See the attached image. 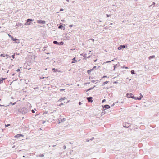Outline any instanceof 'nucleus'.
<instances>
[{"label":"nucleus","mask_w":159,"mask_h":159,"mask_svg":"<svg viewBox=\"0 0 159 159\" xmlns=\"http://www.w3.org/2000/svg\"><path fill=\"white\" fill-rule=\"evenodd\" d=\"M126 96L127 98H132L133 99L135 98V97L132 93H127L126 94Z\"/></svg>","instance_id":"f257e3e1"},{"label":"nucleus","mask_w":159,"mask_h":159,"mask_svg":"<svg viewBox=\"0 0 159 159\" xmlns=\"http://www.w3.org/2000/svg\"><path fill=\"white\" fill-rule=\"evenodd\" d=\"M34 20V19H28L26 20V22H25L24 25H28L30 24V23L32 21Z\"/></svg>","instance_id":"f03ea898"},{"label":"nucleus","mask_w":159,"mask_h":159,"mask_svg":"<svg viewBox=\"0 0 159 159\" xmlns=\"http://www.w3.org/2000/svg\"><path fill=\"white\" fill-rule=\"evenodd\" d=\"M19 112L21 113L22 114H25L27 112V109L25 108H23L21 109H19Z\"/></svg>","instance_id":"7ed1b4c3"},{"label":"nucleus","mask_w":159,"mask_h":159,"mask_svg":"<svg viewBox=\"0 0 159 159\" xmlns=\"http://www.w3.org/2000/svg\"><path fill=\"white\" fill-rule=\"evenodd\" d=\"M103 110H105L107 109L110 108V106L108 105H105L104 106H102Z\"/></svg>","instance_id":"20e7f679"},{"label":"nucleus","mask_w":159,"mask_h":159,"mask_svg":"<svg viewBox=\"0 0 159 159\" xmlns=\"http://www.w3.org/2000/svg\"><path fill=\"white\" fill-rule=\"evenodd\" d=\"M88 100V101L89 102L92 103L93 102L92 100L93 97H87L86 98Z\"/></svg>","instance_id":"39448f33"},{"label":"nucleus","mask_w":159,"mask_h":159,"mask_svg":"<svg viewBox=\"0 0 159 159\" xmlns=\"http://www.w3.org/2000/svg\"><path fill=\"white\" fill-rule=\"evenodd\" d=\"M127 47V46L125 45H120L118 48V49L119 50H121L123 48H125Z\"/></svg>","instance_id":"423d86ee"},{"label":"nucleus","mask_w":159,"mask_h":159,"mask_svg":"<svg viewBox=\"0 0 159 159\" xmlns=\"http://www.w3.org/2000/svg\"><path fill=\"white\" fill-rule=\"evenodd\" d=\"M130 123H125V124H123V125L124 127L128 128L130 126Z\"/></svg>","instance_id":"0eeeda50"},{"label":"nucleus","mask_w":159,"mask_h":159,"mask_svg":"<svg viewBox=\"0 0 159 159\" xmlns=\"http://www.w3.org/2000/svg\"><path fill=\"white\" fill-rule=\"evenodd\" d=\"M37 23L39 24H41L43 25L45 23V21L44 20H38L37 21Z\"/></svg>","instance_id":"6e6552de"},{"label":"nucleus","mask_w":159,"mask_h":159,"mask_svg":"<svg viewBox=\"0 0 159 159\" xmlns=\"http://www.w3.org/2000/svg\"><path fill=\"white\" fill-rule=\"evenodd\" d=\"M23 135L22 134H19L16 135L15 136V137L16 138H18L20 137H23Z\"/></svg>","instance_id":"1a4fd4ad"},{"label":"nucleus","mask_w":159,"mask_h":159,"mask_svg":"<svg viewBox=\"0 0 159 159\" xmlns=\"http://www.w3.org/2000/svg\"><path fill=\"white\" fill-rule=\"evenodd\" d=\"M52 70L53 71V72H60L61 71L57 69H56L55 68H53L52 69Z\"/></svg>","instance_id":"9d476101"},{"label":"nucleus","mask_w":159,"mask_h":159,"mask_svg":"<svg viewBox=\"0 0 159 159\" xmlns=\"http://www.w3.org/2000/svg\"><path fill=\"white\" fill-rule=\"evenodd\" d=\"M13 41L15 42L16 43H20L19 40L16 38H14Z\"/></svg>","instance_id":"9b49d317"},{"label":"nucleus","mask_w":159,"mask_h":159,"mask_svg":"<svg viewBox=\"0 0 159 159\" xmlns=\"http://www.w3.org/2000/svg\"><path fill=\"white\" fill-rule=\"evenodd\" d=\"M66 120V119L65 118H63L62 119H61L60 120H59L58 121V123H60L62 122L65 121Z\"/></svg>","instance_id":"f8f14e48"},{"label":"nucleus","mask_w":159,"mask_h":159,"mask_svg":"<svg viewBox=\"0 0 159 159\" xmlns=\"http://www.w3.org/2000/svg\"><path fill=\"white\" fill-rule=\"evenodd\" d=\"M6 79V78H0V84L2 83L3 80H4L5 79Z\"/></svg>","instance_id":"ddd939ff"},{"label":"nucleus","mask_w":159,"mask_h":159,"mask_svg":"<svg viewBox=\"0 0 159 159\" xmlns=\"http://www.w3.org/2000/svg\"><path fill=\"white\" fill-rule=\"evenodd\" d=\"M77 61V60H75V57L73 59H72V61L71 62L72 63H75Z\"/></svg>","instance_id":"4468645a"},{"label":"nucleus","mask_w":159,"mask_h":159,"mask_svg":"<svg viewBox=\"0 0 159 159\" xmlns=\"http://www.w3.org/2000/svg\"><path fill=\"white\" fill-rule=\"evenodd\" d=\"M63 24L62 23H61L60 25L58 27V28L59 29H62L63 28Z\"/></svg>","instance_id":"2eb2a0df"},{"label":"nucleus","mask_w":159,"mask_h":159,"mask_svg":"<svg viewBox=\"0 0 159 159\" xmlns=\"http://www.w3.org/2000/svg\"><path fill=\"white\" fill-rule=\"evenodd\" d=\"M96 87V86H94L93 87H92L91 88H89V89H88L87 90H86V92H87L88 91H90L91 90L93 89V88H94Z\"/></svg>","instance_id":"dca6fc26"},{"label":"nucleus","mask_w":159,"mask_h":159,"mask_svg":"<svg viewBox=\"0 0 159 159\" xmlns=\"http://www.w3.org/2000/svg\"><path fill=\"white\" fill-rule=\"evenodd\" d=\"M134 99L135 100H141V97H135V98H134Z\"/></svg>","instance_id":"f3484780"},{"label":"nucleus","mask_w":159,"mask_h":159,"mask_svg":"<svg viewBox=\"0 0 159 159\" xmlns=\"http://www.w3.org/2000/svg\"><path fill=\"white\" fill-rule=\"evenodd\" d=\"M66 97H64L63 98H61L58 101L61 102L63 100H64L66 99Z\"/></svg>","instance_id":"a211bd4d"},{"label":"nucleus","mask_w":159,"mask_h":159,"mask_svg":"<svg viewBox=\"0 0 159 159\" xmlns=\"http://www.w3.org/2000/svg\"><path fill=\"white\" fill-rule=\"evenodd\" d=\"M155 57V55L150 56L148 58L149 60L151 59L152 58H154Z\"/></svg>","instance_id":"6ab92c4d"},{"label":"nucleus","mask_w":159,"mask_h":159,"mask_svg":"<svg viewBox=\"0 0 159 159\" xmlns=\"http://www.w3.org/2000/svg\"><path fill=\"white\" fill-rule=\"evenodd\" d=\"M53 43L54 44H56V45H58V44H59V42H58L57 41H55V40L54 41H53Z\"/></svg>","instance_id":"aec40b11"},{"label":"nucleus","mask_w":159,"mask_h":159,"mask_svg":"<svg viewBox=\"0 0 159 159\" xmlns=\"http://www.w3.org/2000/svg\"><path fill=\"white\" fill-rule=\"evenodd\" d=\"M64 44V42L63 41H61L60 42H59L58 45H63Z\"/></svg>","instance_id":"412c9836"},{"label":"nucleus","mask_w":159,"mask_h":159,"mask_svg":"<svg viewBox=\"0 0 159 159\" xmlns=\"http://www.w3.org/2000/svg\"><path fill=\"white\" fill-rule=\"evenodd\" d=\"M38 156H39V157H43L44 156V155L43 154H39Z\"/></svg>","instance_id":"4be33fe9"},{"label":"nucleus","mask_w":159,"mask_h":159,"mask_svg":"<svg viewBox=\"0 0 159 159\" xmlns=\"http://www.w3.org/2000/svg\"><path fill=\"white\" fill-rule=\"evenodd\" d=\"M131 73L132 74H135V71L134 70H131Z\"/></svg>","instance_id":"5701e85b"},{"label":"nucleus","mask_w":159,"mask_h":159,"mask_svg":"<svg viewBox=\"0 0 159 159\" xmlns=\"http://www.w3.org/2000/svg\"><path fill=\"white\" fill-rule=\"evenodd\" d=\"M16 102H14L13 103H12L11 102H10V103L9 104V105H14L16 104Z\"/></svg>","instance_id":"b1692460"},{"label":"nucleus","mask_w":159,"mask_h":159,"mask_svg":"<svg viewBox=\"0 0 159 159\" xmlns=\"http://www.w3.org/2000/svg\"><path fill=\"white\" fill-rule=\"evenodd\" d=\"M87 73L89 74L91 72V70H87Z\"/></svg>","instance_id":"393cba45"},{"label":"nucleus","mask_w":159,"mask_h":159,"mask_svg":"<svg viewBox=\"0 0 159 159\" xmlns=\"http://www.w3.org/2000/svg\"><path fill=\"white\" fill-rule=\"evenodd\" d=\"M10 125V124H5V127H7L8 126H9Z\"/></svg>","instance_id":"a878e982"},{"label":"nucleus","mask_w":159,"mask_h":159,"mask_svg":"<svg viewBox=\"0 0 159 159\" xmlns=\"http://www.w3.org/2000/svg\"><path fill=\"white\" fill-rule=\"evenodd\" d=\"M117 65H114L113 66L114 69L113 70H115V68L116 67Z\"/></svg>","instance_id":"bb28decb"},{"label":"nucleus","mask_w":159,"mask_h":159,"mask_svg":"<svg viewBox=\"0 0 159 159\" xmlns=\"http://www.w3.org/2000/svg\"><path fill=\"white\" fill-rule=\"evenodd\" d=\"M96 81H98V80H92L91 81V82L93 83H94Z\"/></svg>","instance_id":"cd10ccee"},{"label":"nucleus","mask_w":159,"mask_h":159,"mask_svg":"<svg viewBox=\"0 0 159 159\" xmlns=\"http://www.w3.org/2000/svg\"><path fill=\"white\" fill-rule=\"evenodd\" d=\"M109 78V77H107V76L106 75H104V76H103L102 77V78Z\"/></svg>","instance_id":"c85d7f7f"},{"label":"nucleus","mask_w":159,"mask_h":159,"mask_svg":"<svg viewBox=\"0 0 159 159\" xmlns=\"http://www.w3.org/2000/svg\"><path fill=\"white\" fill-rule=\"evenodd\" d=\"M12 57L13 59H14L15 57V54L14 53L12 56Z\"/></svg>","instance_id":"c756f323"},{"label":"nucleus","mask_w":159,"mask_h":159,"mask_svg":"<svg viewBox=\"0 0 159 159\" xmlns=\"http://www.w3.org/2000/svg\"><path fill=\"white\" fill-rule=\"evenodd\" d=\"M105 113H106V112L105 111L102 112V113H101V115H103L104 114H105Z\"/></svg>","instance_id":"7c9ffc66"},{"label":"nucleus","mask_w":159,"mask_h":159,"mask_svg":"<svg viewBox=\"0 0 159 159\" xmlns=\"http://www.w3.org/2000/svg\"><path fill=\"white\" fill-rule=\"evenodd\" d=\"M109 81H106L105 82L103 83V84H107L109 83Z\"/></svg>","instance_id":"2f4dec72"},{"label":"nucleus","mask_w":159,"mask_h":159,"mask_svg":"<svg viewBox=\"0 0 159 159\" xmlns=\"http://www.w3.org/2000/svg\"><path fill=\"white\" fill-rule=\"evenodd\" d=\"M123 68H125L126 69H128V67L125 66H123Z\"/></svg>","instance_id":"473e14b6"},{"label":"nucleus","mask_w":159,"mask_h":159,"mask_svg":"<svg viewBox=\"0 0 159 159\" xmlns=\"http://www.w3.org/2000/svg\"><path fill=\"white\" fill-rule=\"evenodd\" d=\"M0 56L1 57H5V55L4 54H1Z\"/></svg>","instance_id":"72a5a7b5"},{"label":"nucleus","mask_w":159,"mask_h":159,"mask_svg":"<svg viewBox=\"0 0 159 159\" xmlns=\"http://www.w3.org/2000/svg\"><path fill=\"white\" fill-rule=\"evenodd\" d=\"M111 87H104L103 88V89H109L110 88H111Z\"/></svg>","instance_id":"f704fd0d"},{"label":"nucleus","mask_w":159,"mask_h":159,"mask_svg":"<svg viewBox=\"0 0 159 159\" xmlns=\"http://www.w3.org/2000/svg\"><path fill=\"white\" fill-rule=\"evenodd\" d=\"M94 139V137H92L91 138V139H90V140H91V141H92V140H93Z\"/></svg>","instance_id":"c9c22d12"},{"label":"nucleus","mask_w":159,"mask_h":159,"mask_svg":"<svg viewBox=\"0 0 159 159\" xmlns=\"http://www.w3.org/2000/svg\"><path fill=\"white\" fill-rule=\"evenodd\" d=\"M106 16H107V17H110L111 16V15H108V14H106Z\"/></svg>","instance_id":"e433bc0d"},{"label":"nucleus","mask_w":159,"mask_h":159,"mask_svg":"<svg viewBox=\"0 0 159 159\" xmlns=\"http://www.w3.org/2000/svg\"><path fill=\"white\" fill-rule=\"evenodd\" d=\"M31 112L33 113H34L35 112V111H34V110L33 109L32 110H31Z\"/></svg>","instance_id":"4c0bfd02"},{"label":"nucleus","mask_w":159,"mask_h":159,"mask_svg":"<svg viewBox=\"0 0 159 159\" xmlns=\"http://www.w3.org/2000/svg\"><path fill=\"white\" fill-rule=\"evenodd\" d=\"M48 113V111H45L43 113V114H47Z\"/></svg>","instance_id":"58836bf2"},{"label":"nucleus","mask_w":159,"mask_h":159,"mask_svg":"<svg viewBox=\"0 0 159 159\" xmlns=\"http://www.w3.org/2000/svg\"><path fill=\"white\" fill-rule=\"evenodd\" d=\"M63 148L64 149H65L66 148V147L65 145H64L63 146Z\"/></svg>","instance_id":"ea45409f"},{"label":"nucleus","mask_w":159,"mask_h":159,"mask_svg":"<svg viewBox=\"0 0 159 159\" xmlns=\"http://www.w3.org/2000/svg\"><path fill=\"white\" fill-rule=\"evenodd\" d=\"M44 78H46V77H40V79H44Z\"/></svg>","instance_id":"a19ab883"},{"label":"nucleus","mask_w":159,"mask_h":159,"mask_svg":"<svg viewBox=\"0 0 159 159\" xmlns=\"http://www.w3.org/2000/svg\"><path fill=\"white\" fill-rule=\"evenodd\" d=\"M96 67H97L96 66H93V69H94L96 68Z\"/></svg>","instance_id":"79ce46f5"},{"label":"nucleus","mask_w":159,"mask_h":159,"mask_svg":"<svg viewBox=\"0 0 159 159\" xmlns=\"http://www.w3.org/2000/svg\"><path fill=\"white\" fill-rule=\"evenodd\" d=\"M63 105V103H61L60 105H59V106L61 107L62 105Z\"/></svg>","instance_id":"37998d69"},{"label":"nucleus","mask_w":159,"mask_h":159,"mask_svg":"<svg viewBox=\"0 0 159 159\" xmlns=\"http://www.w3.org/2000/svg\"><path fill=\"white\" fill-rule=\"evenodd\" d=\"M105 101H106V100L105 99H104L102 101V102L103 103V102H104Z\"/></svg>","instance_id":"c03bdc74"},{"label":"nucleus","mask_w":159,"mask_h":159,"mask_svg":"<svg viewBox=\"0 0 159 159\" xmlns=\"http://www.w3.org/2000/svg\"><path fill=\"white\" fill-rule=\"evenodd\" d=\"M20 71V70L19 69H18L17 70H16V71L17 72H19Z\"/></svg>","instance_id":"a18cd8bd"},{"label":"nucleus","mask_w":159,"mask_h":159,"mask_svg":"<svg viewBox=\"0 0 159 159\" xmlns=\"http://www.w3.org/2000/svg\"><path fill=\"white\" fill-rule=\"evenodd\" d=\"M118 83L117 82V81H115L114 82V83L116 84H117Z\"/></svg>","instance_id":"49530a36"},{"label":"nucleus","mask_w":159,"mask_h":159,"mask_svg":"<svg viewBox=\"0 0 159 159\" xmlns=\"http://www.w3.org/2000/svg\"><path fill=\"white\" fill-rule=\"evenodd\" d=\"M63 10H64L62 8H61L60 9V11H63Z\"/></svg>","instance_id":"de8ad7c7"},{"label":"nucleus","mask_w":159,"mask_h":159,"mask_svg":"<svg viewBox=\"0 0 159 159\" xmlns=\"http://www.w3.org/2000/svg\"><path fill=\"white\" fill-rule=\"evenodd\" d=\"M111 62V61H107L106 62V63H110V62Z\"/></svg>","instance_id":"09e8293b"},{"label":"nucleus","mask_w":159,"mask_h":159,"mask_svg":"<svg viewBox=\"0 0 159 159\" xmlns=\"http://www.w3.org/2000/svg\"><path fill=\"white\" fill-rule=\"evenodd\" d=\"M87 84H90V82H89H89H88L87 83H85L84 84V85H86Z\"/></svg>","instance_id":"8fccbe9b"},{"label":"nucleus","mask_w":159,"mask_h":159,"mask_svg":"<svg viewBox=\"0 0 159 159\" xmlns=\"http://www.w3.org/2000/svg\"><path fill=\"white\" fill-rule=\"evenodd\" d=\"M155 2H153V4H152V5H151L150 6V7H151L152 6V5H155Z\"/></svg>","instance_id":"3c124183"},{"label":"nucleus","mask_w":159,"mask_h":159,"mask_svg":"<svg viewBox=\"0 0 159 159\" xmlns=\"http://www.w3.org/2000/svg\"><path fill=\"white\" fill-rule=\"evenodd\" d=\"M11 38V39L12 40H13V39H14V38L13 36H12Z\"/></svg>","instance_id":"603ef678"},{"label":"nucleus","mask_w":159,"mask_h":159,"mask_svg":"<svg viewBox=\"0 0 159 159\" xmlns=\"http://www.w3.org/2000/svg\"><path fill=\"white\" fill-rule=\"evenodd\" d=\"M140 97H141V98L143 97V95H142L141 93H140Z\"/></svg>","instance_id":"864d4df0"},{"label":"nucleus","mask_w":159,"mask_h":159,"mask_svg":"<svg viewBox=\"0 0 159 159\" xmlns=\"http://www.w3.org/2000/svg\"><path fill=\"white\" fill-rule=\"evenodd\" d=\"M39 88V87H35L34 88V89H38Z\"/></svg>","instance_id":"5fc2aeb1"},{"label":"nucleus","mask_w":159,"mask_h":159,"mask_svg":"<svg viewBox=\"0 0 159 159\" xmlns=\"http://www.w3.org/2000/svg\"><path fill=\"white\" fill-rule=\"evenodd\" d=\"M73 25H70L69 26V27H73Z\"/></svg>","instance_id":"6e6d98bb"},{"label":"nucleus","mask_w":159,"mask_h":159,"mask_svg":"<svg viewBox=\"0 0 159 159\" xmlns=\"http://www.w3.org/2000/svg\"><path fill=\"white\" fill-rule=\"evenodd\" d=\"M90 140H89L88 139H86V142H89V141Z\"/></svg>","instance_id":"4d7b16f0"},{"label":"nucleus","mask_w":159,"mask_h":159,"mask_svg":"<svg viewBox=\"0 0 159 159\" xmlns=\"http://www.w3.org/2000/svg\"><path fill=\"white\" fill-rule=\"evenodd\" d=\"M64 90V89H60V91H63V90Z\"/></svg>","instance_id":"13d9d810"},{"label":"nucleus","mask_w":159,"mask_h":159,"mask_svg":"<svg viewBox=\"0 0 159 159\" xmlns=\"http://www.w3.org/2000/svg\"><path fill=\"white\" fill-rule=\"evenodd\" d=\"M22 24L21 23L20 24H19V25H18V26H21V25Z\"/></svg>","instance_id":"bf43d9fd"},{"label":"nucleus","mask_w":159,"mask_h":159,"mask_svg":"<svg viewBox=\"0 0 159 159\" xmlns=\"http://www.w3.org/2000/svg\"><path fill=\"white\" fill-rule=\"evenodd\" d=\"M79 104L80 105L82 104L81 103V102H79Z\"/></svg>","instance_id":"052dcab7"},{"label":"nucleus","mask_w":159,"mask_h":159,"mask_svg":"<svg viewBox=\"0 0 159 159\" xmlns=\"http://www.w3.org/2000/svg\"><path fill=\"white\" fill-rule=\"evenodd\" d=\"M8 36H9L10 37H11V38L12 36H11V35H9V34H8Z\"/></svg>","instance_id":"680f3d73"},{"label":"nucleus","mask_w":159,"mask_h":159,"mask_svg":"<svg viewBox=\"0 0 159 159\" xmlns=\"http://www.w3.org/2000/svg\"><path fill=\"white\" fill-rule=\"evenodd\" d=\"M46 59H49V57H48L46 58Z\"/></svg>","instance_id":"e2e57ef3"},{"label":"nucleus","mask_w":159,"mask_h":159,"mask_svg":"<svg viewBox=\"0 0 159 159\" xmlns=\"http://www.w3.org/2000/svg\"><path fill=\"white\" fill-rule=\"evenodd\" d=\"M94 69H93V68L92 69H90V70H91V72Z\"/></svg>","instance_id":"0e129e2a"},{"label":"nucleus","mask_w":159,"mask_h":159,"mask_svg":"<svg viewBox=\"0 0 159 159\" xmlns=\"http://www.w3.org/2000/svg\"><path fill=\"white\" fill-rule=\"evenodd\" d=\"M94 69H93V68L92 69H90V70H91V72Z\"/></svg>","instance_id":"69168bd1"},{"label":"nucleus","mask_w":159,"mask_h":159,"mask_svg":"<svg viewBox=\"0 0 159 159\" xmlns=\"http://www.w3.org/2000/svg\"><path fill=\"white\" fill-rule=\"evenodd\" d=\"M91 78H91V77H89V79H91Z\"/></svg>","instance_id":"338daca9"},{"label":"nucleus","mask_w":159,"mask_h":159,"mask_svg":"<svg viewBox=\"0 0 159 159\" xmlns=\"http://www.w3.org/2000/svg\"><path fill=\"white\" fill-rule=\"evenodd\" d=\"M114 105H115V104H114V103L113 104H112V105H111V106H113Z\"/></svg>","instance_id":"774afa93"}]
</instances>
